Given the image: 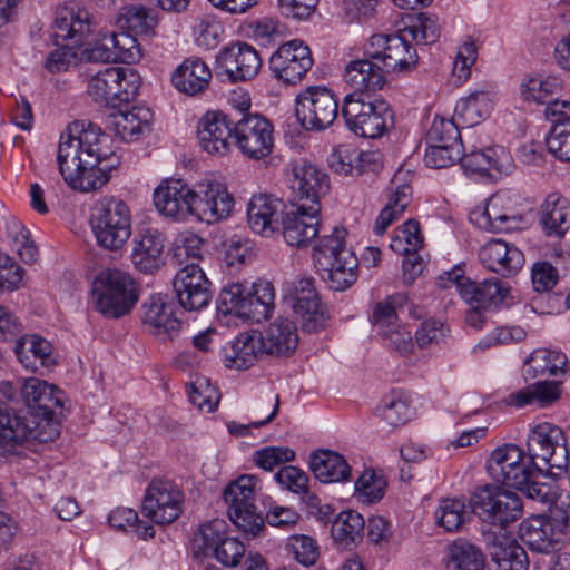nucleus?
I'll list each match as a JSON object with an SVG mask.
<instances>
[{"label": "nucleus", "instance_id": "obj_2", "mask_svg": "<svg viewBox=\"0 0 570 570\" xmlns=\"http://www.w3.org/2000/svg\"><path fill=\"white\" fill-rule=\"evenodd\" d=\"M345 228L334 227L331 235L323 236L314 246V262L322 277L334 291H345L358 276V261L346 247Z\"/></svg>", "mask_w": 570, "mask_h": 570}, {"label": "nucleus", "instance_id": "obj_48", "mask_svg": "<svg viewBox=\"0 0 570 570\" xmlns=\"http://www.w3.org/2000/svg\"><path fill=\"white\" fill-rule=\"evenodd\" d=\"M116 24L120 30L135 36H148L157 26V19L146 7L131 4L119 10Z\"/></svg>", "mask_w": 570, "mask_h": 570}, {"label": "nucleus", "instance_id": "obj_3", "mask_svg": "<svg viewBox=\"0 0 570 570\" xmlns=\"http://www.w3.org/2000/svg\"><path fill=\"white\" fill-rule=\"evenodd\" d=\"M88 12L85 10L62 8L57 11L52 35L57 49L45 61V68L51 73L65 72L78 62L75 48L83 42L90 33Z\"/></svg>", "mask_w": 570, "mask_h": 570}, {"label": "nucleus", "instance_id": "obj_44", "mask_svg": "<svg viewBox=\"0 0 570 570\" xmlns=\"http://www.w3.org/2000/svg\"><path fill=\"white\" fill-rule=\"evenodd\" d=\"M491 570H528L529 560L515 539L498 537L490 547Z\"/></svg>", "mask_w": 570, "mask_h": 570}, {"label": "nucleus", "instance_id": "obj_41", "mask_svg": "<svg viewBox=\"0 0 570 570\" xmlns=\"http://www.w3.org/2000/svg\"><path fill=\"white\" fill-rule=\"evenodd\" d=\"M309 468L321 482H344L351 476V466L343 455L330 450L312 453Z\"/></svg>", "mask_w": 570, "mask_h": 570}, {"label": "nucleus", "instance_id": "obj_39", "mask_svg": "<svg viewBox=\"0 0 570 570\" xmlns=\"http://www.w3.org/2000/svg\"><path fill=\"white\" fill-rule=\"evenodd\" d=\"M266 354L289 356L298 345L295 323L288 318H277L262 332Z\"/></svg>", "mask_w": 570, "mask_h": 570}, {"label": "nucleus", "instance_id": "obj_8", "mask_svg": "<svg viewBox=\"0 0 570 570\" xmlns=\"http://www.w3.org/2000/svg\"><path fill=\"white\" fill-rule=\"evenodd\" d=\"M470 508L480 520L499 528L519 520L523 513V504L517 493L492 484L474 490Z\"/></svg>", "mask_w": 570, "mask_h": 570}, {"label": "nucleus", "instance_id": "obj_57", "mask_svg": "<svg viewBox=\"0 0 570 570\" xmlns=\"http://www.w3.org/2000/svg\"><path fill=\"white\" fill-rule=\"evenodd\" d=\"M402 30L417 43H434L440 37L438 18L429 13H420Z\"/></svg>", "mask_w": 570, "mask_h": 570}, {"label": "nucleus", "instance_id": "obj_34", "mask_svg": "<svg viewBox=\"0 0 570 570\" xmlns=\"http://www.w3.org/2000/svg\"><path fill=\"white\" fill-rule=\"evenodd\" d=\"M141 321L154 334L171 335L180 328V321L175 314V304L163 294H154L141 305Z\"/></svg>", "mask_w": 570, "mask_h": 570}, {"label": "nucleus", "instance_id": "obj_36", "mask_svg": "<svg viewBox=\"0 0 570 570\" xmlns=\"http://www.w3.org/2000/svg\"><path fill=\"white\" fill-rule=\"evenodd\" d=\"M264 353L262 332H243L228 346L224 347V364L228 368L245 370L250 367Z\"/></svg>", "mask_w": 570, "mask_h": 570}, {"label": "nucleus", "instance_id": "obj_37", "mask_svg": "<svg viewBox=\"0 0 570 570\" xmlns=\"http://www.w3.org/2000/svg\"><path fill=\"white\" fill-rule=\"evenodd\" d=\"M212 71L199 58L185 59L173 72V86L183 94L197 96L209 86Z\"/></svg>", "mask_w": 570, "mask_h": 570}, {"label": "nucleus", "instance_id": "obj_19", "mask_svg": "<svg viewBox=\"0 0 570 570\" xmlns=\"http://www.w3.org/2000/svg\"><path fill=\"white\" fill-rule=\"evenodd\" d=\"M262 67L258 51L246 42L237 41L223 49L216 56L217 75L226 76L232 82L253 79Z\"/></svg>", "mask_w": 570, "mask_h": 570}, {"label": "nucleus", "instance_id": "obj_56", "mask_svg": "<svg viewBox=\"0 0 570 570\" xmlns=\"http://www.w3.org/2000/svg\"><path fill=\"white\" fill-rule=\"evenodd\" d=\"M226 529L227 524L222 519H214L203 524L194 538L196 552L204 556L213 554L216 547L220 546V542L227 537Z\"/></svg>", "mask_w": 570, "mask_h": 570}, {"label": "nucleus", "instance_id": "obj_20", "mask_svg": "<svg viewBox=\"0 0 570 570\" xmlns=\"http://www.w3.org/2000/svg\"><path fill=\"white\" fill-rule=\"evenodd\" d=\"M269 69L285 83H296L313 66L311 50L301 40L283 43L269 58Z\"/></svg>", "mask_w": 570, "mask_h": 570}, {"label": "nucleus", "instance_id": "obj_26", "mask_svg": "<svg viewBox=\"0 0 570 570\" xmlns=\"http://www.w3.org/2000/svg\"><path fill=\"white\" fill-rule=\"evenodd\" d=\"M286 206L274 195H254L247 204V222L250 229L262 236L279 230Z\"/></svg>", "mask_w": 570, "mask_h": 570}, {"label": "nucleus", "instance_id": "obj_12", "mask_svg": "<svg viewBox=\"0 0 570 570\" xmlns=\"http://www.w3.org/2000/svg\"><path fill=\"white\" fill-rule=\"evenodd\" d=\"M257 482L255 476L245 474L229 483L223 493L230 521L253 537L264 528V518L254 503Z\"/></svg>", "mask_w": 570, "mask_h": 570}, {"label": "nucleus", "instance_id": "obj_1", "mask_svg": "<svg viewBox=\"0 0 570 570\" xmlns=\"http://www.w3.org/2000/svg\"><path fill=\"white\" fill-rule=\"evenodd\" d=\"M59 171L73 189L94 191L110 179L120 165L110 137L89 121L70 124L60 136L57 151Z\"/></svg>", "mask_w": 570, "mask_h": 570}, {"label": "nucleus", "instance_id": "obj_51", "mask_svg": "<svg viewBox=\"0 0 570 570\" xmlns=\"http://www.w3.org/2000/svg\"><path fill=\"white\" fill-rule=\"evenodd\" d=\"M409 303L405 293H396L377 302L372 312L371 321L377 332L387 331L391 326L399 324V316L403 313Z\"/></svg>", "mask_w": 570, "mask_h": 570}, {"label": "nucleus", "instance_id": "obj_63", "mask_svg": "<svg viewBox=\"0 0 570 570\" xmlns=\"http://www.w3.org/2000/svg\"><path fill=\"white\" fill-rule=\"evenodd\" d=\"M219 399L220 394L217 387L209 380L202 377L191 384L189 401L199 410L213 412L217 407Z\"/></svg>", "mask_w": 570, "mask_h": 570}, {"label": "nucleus", "instance_id": "obj_58", "mask_svg": "<svg viewBox=\"0 0 570 570\" xmlns=\"http://www.w3.org/2000/svg\"><path fill=\"white\" fill-rule=\"evenodd\" d=\"M463 150L462 141H454L452 145L429 144L424 154V163L431 168H445L459 161Z\"/></svg>", "mask_w": 570, "mask_h": 570}, {"label": "nucleus", "instance_id": "obj_7", "mask_svg": "<svg viewBox=\"0 0 570 570\" xmlns=\"http://www.w3.org/2000/svg\"><path fill=\"white\" fill-rule=\"evenodd\" d=\"M342 116L351 131L371 139L381 137L394 124L389 102L379 96H345Z\"/></svg>", "mask_w": 570, "mask_h": 570}, {"label": "nucleus", "instance_id": "obj_45", "mask_svg": "<svg viewBox=\"0 0 570 570\" xmlns=\"http://www.w3.org/2000/svg\"><path fill=\"white\" fill-rule=\"evenodd\" d=\"M493 92L488 90L471 92L456 102L453 116L461 127H473L489 117L493 108Z\"/></svg>", "mask_w": 570, "mask_h": 570}, {"label": "nucleus", "instance_id": "obj_40", "mask_svg": "<svg viewBox=\"0 0 570 570\" xmlns=\"http://www.w3.org/2000/svg\"><path fill=\"white\" fill-rule=\"evenodd\" d=\"M561 90L562 81L554 76L525 77L520 85V96L524 101L547 105L546 108L557 102H568L558 99Z\"/></svg>", "mask_w": 570, "mask_h": 570}, {"label": "nucleus", "instance_id": "obj_4", "mask_svg": "<svg viewBox=\"0 0 570 570\" xmlns=\"http://www.w3.org/2000/svg\"><path fill=\"white\" fill-rule=\"evenodd\" d=\"M222 314H234L239 318L259 323L269 317L274 308V287L269 282L250 286L233 283L225 286L217 298Z\"/></svg>", "mask_w": 570, "mask_h": 570}, {"label": "nucleus", "instance_id": "obj_18", "mask_svg": "<svg viewBox=\"0 0 570 570\" xmlns=\"http://www.w3.org/2000/svg\"><path fill=\"white\" fill-rule=\"evenodd\" d=\"M173 288L179 305L187 312L203 311L214 295L210 281L197 263H187L176 273Z\"/></svg>", "mask_w": 570, "mask_h": 570}, {"label": "nucleus", "instance_id": "obj_53", "mask_svg": "<svg viewBox=\"0 0 570 570\" xmlns=\"http://www.w3.org/2000/svg\"><path fill=\"white\" fill-rule=\"evenodd\" d=\"M459 161L466 175L493 176L494 173L503 171L502 163L492 148L471 151L466 155L462 153V158Z\"/></svg>", "mask_w": 570, "mask_h": 570}, {"label": "nucleus", "instance_id": "obj_43", "mask_svg": "<svg viewBox=\"0 0 570 570\" xmlns=\"http://www.w3.org/2000/svg\"><path fill=\"white\" fill-rule=\"evenodd\" d=\"M384 55L385 57L381 65L384 72H407L417 65L416 49L411 45L409 37L403 30L391 35V40Z\"/></svg>", "mask_w": 570, "mask_h": 570}, {"label": "nucleus", "instance_id": "obj_32", "mask_svg": "<svg viewBox=\"0 0 570 570\" xmlns=\"http://www.w3.org/2000/svg\"><path fill=\"white\" fill-rule=\"evenodd\" d=\"M330 168L341 175H362L365 171H377L383 164L375 151H361L347 145H341L328 156Z\"/></svg>", "mask_w": 570, "mask_h": 570}, {"label": "nucleus", "instance_id": "obj_28", "mask_svg": "<svg viewBox=\"0 0 570 570\" xmlns=\"http://www.w3.org/2000/svg\"><path fill=\"white\" fill-rule=\"evenodd\" d=\"M20 364L30 373L45 375L57 365L52 344L37 334L21 336L14 346Z\"/></svg>", "mask_w": 570, "mask_h": 570}, {"label": "nucleus", "instance_id": "obj_21", "mask_svg": "<svg viewBox=\"0 0 570 570\" xmlns=\"http://www.w3.org/2000/svg\"><path fill=\"white\" fill-rule=\"evenodd\" d=\"M195 189L181 179H167L154 191V205L163 216L175 220L194 217Z\"/></svg>", "mask_w": 570, "mask_h": 570}, {"label": "nucleus", "instance_id": "obj_60", "mask_svg": "<svg viewBox=\"0 0 570 570\" xmlns=\"http://www.w3.org/2000/svg\"><path fill=\"white\" fill-rule=\"evenodd\" d=\"M379 0H342L341 12L346 23H367L375 19Z\"/></svg>", "mask_w": 570, "mask_h": 570}, {"label": "nucleus", "instance_id": "obj_14", "mask_svg": "<svg viewBox=\"0 0 570 570\" xmlns=\"http://www.w3.org/2000/svg\"><path fill=\"white\" fill-rule=\"evenodd\" d=\"M295 114L305 130L322 131L337 118L338 100L326 87H308L297 96Z\"/></svg>", "mask_w": 570, "mask_h": 570}, {"label": "nucleus", "instance_id": "obj_50", "mask_svg": "<svg viewBox=\"0 0 570 570\" xmlns=\"http://www.w3.org/2000/svg\"><path fill=\"white\" fill-rule=\"evenodd\" d=\"M464 498H443L434 512L435 521L448 532H454L466 522L470 517Z\"/></svg>", "mask_w": 570, "mask_h": 570}, {"label": "nucleus", "instance_id": "obj_17", "mask_svg": "<svg viewBox=\"0 0 570 570\" xmlns=\"http://www.w3.org/2000/svg\"><path fill=\"white\" fill-rule=\"evenodd\" d=\"M184 498L175 482L154 479L144 497L142 514L156 524H170L181 514Z\"/></svg>", "mask_w": 570, "mask_h": 570}, {"label": "nucleus", "instance_id": "obj_54", "mask_svg": "<svg viewBox=\"0 0 570 570\" xmlns=\"http://www.w3.org/2000/svg\"><path fill=\"white\" fill-rule=\"evenodd\" d=\"M524 459L523 451L515 444H504L494 449L487 461V470L499 481Z\"/></svg>", "mask_w": 570, "mask_h": 570}, {"label": "nucleus", "instance_id": "obj_64", "mask_svg": "<svg viewBox=\"0 0 570 570\" xmlns=\"http://www.w3.org/2000/svg\"><path fill=\"white\" fill-rule=\"evenodd\" d=\"M107 33L114 43V53L117 55V62L130 65L140 58V50L135 35L125 30H121L119 33L115 31H108Z\"/></svg>", "mask_w": 570, "mask_h": 570}, {"label": "nucleus", "instance_id": "obj_24", "mask_svg": "<svg viewBox=\"0 0 570 570\" xmlns=\"http://www.w3.org/2000/svg\"><path fill=\"white\" fill-rule=\"evenodd\" d=\"M318 215L305 205L291 204L281 222L285 242L293 247L306 246L320 232Z\"/></svg>", "mask_w": 570, "mask_h": 570}, {"label": "nucleus", "instance_id": "obj_59", "mask_svg": "<svg viewBox=\"0 0 570 570\" xmlns=\"http://www.w3.org/2000/svg\"><path fill=\"white\" fill-rule=\"evenodd\" d=\"M285 549L304 567L314 566L320 557L316 540L305 534H294L287 539Z\"/></svg>", "mask_w": 570, "mask_h": 570}, {"label": "nucleus", "instance_id": "obj_49", "mask_svg": "<svg viewBox=\"0 0 570 570\" xmlns=\"http://www.w3.org/2000/svg\"><path fill=\"white\" fill-rule=\"evenodd\" d=\"M377 414L390 426L399 428L411 420L413 411L404 392L392 391L381 400Z\"/></svg>", "mask_w": 570, "mask_h": 570}, {"label": "nucleus", "instance_id": "obj_22", "mask_svg": "<svg viewBox=\"0 0 570 570\" xmlns=\"http://www.w3.org/2000/svg\"><path fill=\"white\" fill-rule=\"evenodd\" d=\"M194 217L207 224L226 219L234 207V197L227 187L217 180L205 179L195 189Z\"/></svg>", "mask_w": 570, "mask_h": 570}, {"label": "nucleus", "instance_id": "obj_62", "mask_svg": "<svg viewBox=\"0 0 570 570\" xmlns=\"http://www.w3.org/2000/svg\"><path fill=\"white\" fill-rule=\"evenodd\" d=\"M450 328L440 320L429 318L415 331V342L420 348L438 346L445 342Z\"/></svg>", "mask_w": 570, "mask_h": 570}, {"label": "nucleus", "instance_id": "obj_55", "mask_svg": "<svg viewBox=\"0 0 570 570\" xmlns=\"http://www.w3.org/2000/svg\"><path fill=\"white\" fill-rule=\"evenodd\" d=\"M423 245V236L416 220L409 219L397 227L391 239L390 247L393 252L407 255L416 253Z\"/></svg>", "mask_w": 570, "mask_h": 570}, {"label": "nucleus", "instance_id": "obj_46", "mask_svg": "<svg viewBox=\"0 0 570 570\" xmlns=\"http://www.w3.org/2000/svg\"><path fill=\"white\" fill-rule=\"evenodd\" d=\"M485 557L482 550L463 538L453 540L446 548V570H484Z\"/></svg>", "mask_w": 570, "mask_h": 570}, {"label": "nucleus", "instance_id": "obj_47", "mask_svg": "<svg viewBox=\"0 0 570 570\" xmlns=\"http://www.w3.org/2000/svg\"><path fill=\"white\" fill-rule=\"evenodd\" d=\"M567 356L556 350L538 348L528 357L524 364L525 379L538 376H557L566 372Z\"/></svg>", "mask_w": 570, "mask_h": 570}, {"label": "nucleus", "instance_id": "obj_13", "mask_svg": "<svg viewBox=\"0 0 570 570\" xmlns=\"http://www.w3.org/2000/svg\"><path fill=\"white\" fill-rule=\"evenodd\" d=\"M285 299L307 333L325 327L330 317L326 305L322 302L312 277H302L286 284Z\"/></svg>", "mask_w": 570, "mask_h": 570}, {"label": "nucleus", "instance_id": "obj_52", "mask_svg": "<svg viewBox=\"0 0 570 570\" xmlns=\"http://www.w3.org/2000/svg\"><path fill=\"white\" fill-rule=\"evenodd\" d=\"M364 519L355 511L341 512L332 523L331 534L343 547L361 541L364 532Z\"/></svg>", "mask_w": 570, "mask_h": 570}, {"label": "nucleus", "instance_id": "obj_15", "mask_svg": "<svg viewBox=\"0 0 570 570\" xmlns=\"http://www.w3.org/2000/svg\"><path fill=\"white\" fill-rule=\"evenodd\" d=\"M292 204L305 205L314 213L321 212V198L330 189L328 175L320 167L306 160L292 164L287 176Z\"/></svg>", "mask_w": 570, "mask_h": 570}, {"label": "nucleus", "instance_id": "obj_29", "mask_svg": "<svg viewBox=\"0 0 570 570\" xmlns=\"http://www.w3.org/2000/svg\"><path fill=\"white\" fill-rule=\"evenodd\" d=\"M538 223L546 237L564 238L570 230V200L557 191L548 194L539 205Z\"/></svg>", "mask_w": 570, "mask_h": 570}, {"label": "nucleus", "instance_id": "obj_6", "mask_svg": "<svg viewBox=\"0 0 570 570\" xmlns=\"http://www.w3.org/2000/svg\"><path fill=\"white\" fill-rule=\"evenodd\" d=\"M89 223L97 244L108 250L120 249L131 235V210L116 197L99 199L91 209Z\"/></svg>", "mask_w": 570, "mask_h": 570}, {"label": "nucleus", "instance_id": "obj_10", "mask_svg": "<svg viewBox=\"0 0 570 570\" xmlns=\"http://www.w3.org/2000/svg\"><path fill=\"white\" fill-rule=\"evenodd\" d=\"M140 87V77L131 68L108 67L88 80V95L100 105L116 108L134 99Z\"/></svg>", "mask_w": 570, "mask_h": 570}, {"label": "nucleus", "instance_id": "obj_30", "mask_svg": "<svg viewBox=\"0 0 570 570\" xmlns=\"http://www.w3.org/2000/svg\"><path fill=\"white\" fill-rule=\"evenodd\" d=\"M154 119L153 111L145 106L128 108H112L107 124L108 128L124 141H136L150 131Z\"/></svg>", "mask_w": 570, "mask_h": 570}, {"label": "nucleus", "instance_id": "obj_33", "mask_svg": "<svg viewBox=\"0 0 570 570\" xmlns=\"http://www.w3.org/2000/svg\"><path fill=\"white\" fill-rule=\"evenodd\" d=\"M481 264L504 277L515 274L524 263L523 253L502 239H491L479 250Z\"/></svg>", "mask_w": 570, "mask_h": 570}, {"label": "nucleus", "instance_id": "obj_35", "mask_svg": "<svg viewBox=\"0 0 570 570\" xmlns=\"http://www.w3.org/2000/svg\"><path fill=\"white\" fill-rule=\"evenodd\" d=\"M165 236L157 229H147L134 240L131 262L141 273L153 274L165 264Z\"/></svg>", "mask_w": 570, "mask_h": 570}, {"label": "nucleus", "instance_id": "obj_38", "mask_svg": "<svg viewBox=\"0 0 570 570\" xmlns=\"http://www.w3.org/2000/svg\"><path fill=\"white\" fill-rule=\"evenodd\" d=\"M29 412L18 414L0 400V445L11 451L17 445L30 442V431L35 428Z\"/></svg>", "mask_w": 570, "mask_h": 570}, {"label": "nucleus", "instance_id": "obj_31", "mask_svg": "<svg viewBox=\"0 0 570 570\" xmlns=\"http://www.w3.org/2000/svg\"><path fill=\"white\" fill-rule=\"evenodd\" d=\"M552 124L546 137L547 149L557 159L570 161V102H557L544 109Z\"/></svg>", "mask_w": 570, "mask_h": 570}, {"label": "nucleus", "instance_id": "obj_42", "mask_svg": "<svg viewBox=\"0 0 570 570\" xmlns=\"http://www.w3.org/2000/svg\"><path fill=\"white\" fill-rule=\"evenodd\" d=\"M508 293L509 289L497 278L485 279L481 283L470 279L461 289V297L470 306L492 309L503 303Z\"/></svg>", "mask_w": 570, "mask_h": 570}, {"label": "nucleus", "instance_id": "obj_5", "mask_svg": "<svg viewBox=\"0 0 570 570\" xmlns=\"http://www.w3.org/2000/svg\"><path fill=\"white\" fill-rule=\"evenodd\" d=\"M91 292L96 309L108 318L128 314L139 298L134 278L116 268L101 271L92 283Z\"/></svg>", "mask_w": 570, "mask_h": 570}, {"label": "nucleus", "instance_id": "obj_61", "mask_svg": "<svg viewBox=\"0 0 570 570\" xmlns=\"http://www.w3.org/2000/svg\"><path fill=\"white\" fill-rule=\"evenodd\" d=\"M460 124L453 116L452 119L435 117L428 130L426 140L429 144L452 145L454 141H462Z\"/></svg>", "mask_w": 570, "mask_h": 570}, {"label": "nucleus", "instance_id": "obj_16", "mask_svg": "<svg viewBox=\"0 0 570 570\" xmlns=\"http://www.w3.org/2000/svg\"><path fill=\"white\" fill-rule=\"evenodd\" d=\"M274 127L257 114L243 115L233 127V142L247 158L259 160L267 157L274 146Z\"/></svg>", "mask_w": 570, "mask_h": 570}, {"label": "nucleus", "instance_id": "obj_25", "mask_svg": "<svg viewBox=\"0 0 570 570\" xmlns=\"http://www.w3.org/2000/svg\"><path fill=\"white\" fill-rule=\"evenodd\" d=\"M344 82L352 89L353 98L365 96H377L375 92L381 90L385 82V72L381 65L370 59L351 60L344 67Z\"/></svg>", "mask_w": 570, "mask_h": 570}, {"label": "nucleus", "instance_id": "obj_27", "mask_svg": "<svg viewBox=\"0 0 570 570\" xmlns=\"http://www.w3.org/2000/svg\"><path fill=\"white\" fill-rule=\"evenodd\" d=\"M519 537L531 551L546 554L558 550L564 541V532L542 515L523 520L519 527Z\"/></svg>", "mask_w": 570, "mask_h": 570}, {"label": "nucleus", "instance_id": "obj_11", "mask_svg": "<svg viewBox=\"0 0 570 570\" xmlns=\"http://www.w3.org/2000/svg\"><path fill=\"white\" fill-rule=\"evenodd\" d=\"M527 446L533 464L541 461L542 466L557 476L567 472V438L561 428L549 422L534 425L528 434Z\"/></svg>", "mask_w": 570, "mask_h": 570}, {"label": "nucleus", "instance_id": "obj_23", "mask_svg": "<svg viewBox=\"0 0 570 570\" xmlns=\"http://www.w3.org/2000/svg\"><path fill=\"white\" fill-rule=\"evenodd\" d=\"M235 121L222 111H207L197 126L200 147L212 155H226L230 149Z\"/></svg>", "mask_w": 570, "mask_h": 570}, {"label": "nucleus", "instance_id": "obj_9", "mask_svg": "<svg viewBox=\"0 0 570 570\" xmlns=\"http://www.w3.org/2000/svg\"><path fill=\"white\" fill-rule=\"evenodd\" d=\"M470 220L488 232H511L527 223L525 206L519 194L500 190L487 200L483 208L472 210Z\"/></svg>", "mask_w": 570, "mask_h": 570}]
</instances>
